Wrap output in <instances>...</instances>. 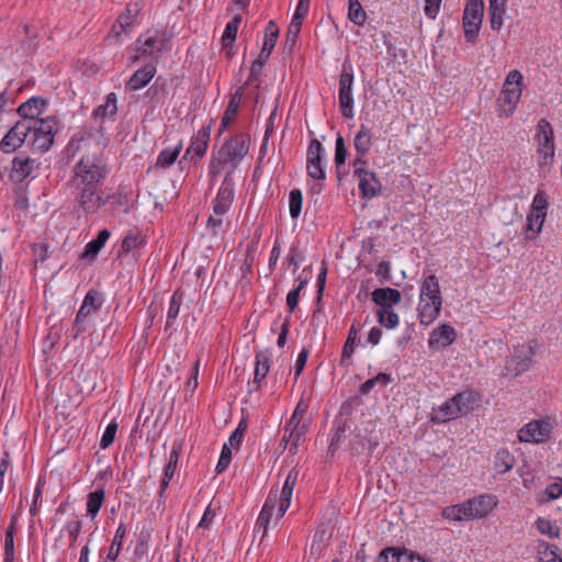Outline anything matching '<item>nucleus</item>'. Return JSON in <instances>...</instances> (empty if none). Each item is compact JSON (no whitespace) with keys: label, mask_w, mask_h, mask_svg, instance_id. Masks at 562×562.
<instances>
[{"label":"nucleus","mask_w":562,"mask_h":562,"mask_svg":"<svg viewBox=\"0 0 562 562\" xmlns=\"http://www.w3.org/2000/svg\"><path fill=\"white\" fill-rule=\"evenodd\" d=\"M279 36V27L274 21H270L266 26L263 46L266 50H273L277 38Z\"/></svg>","instance_id":"nucleus-49"},{"label":"nucleus","mask_w":562,"mask_h":562,"mask_svg":"<svg viewBox=\"0 0 562 562\" xmlns=\"http://www.w3.org/2000/svg\"><path fill=\"white\" fill-rule=\"evenodd\" d=\"M117 98L114 92H111L106 95L105 102L103 104H100L97 109H94L93 114L97 117H108L113 116L117 111Z\"/></svg>","instance_id":"nucleus-40"},{"label":"nucleus","mask_w":562,"mask_h":562,"mask_svg":"<svg viewBox=\"0 0 562 562\" xmlns=\"http://www.w3.org/2000/svg\"><path fill=\"white\" fill-rule=\"evenodd\" d=\"M249 150V138L247 135L238 134L227 140L211 161V173L220 175L225 167L233 171L246 157Z\"/></svg>","instance_id":"nucleus-4"},{"label":"nucleus","mask_w":562,"mask_h":562,"mask_svg":"<svg viewBox=\"0 0 562 562\" xmlns=\"http://www.w3.org/2000/svg\"><path fill=\"white\" fill-rule=\"evenodd\" d=\"M214 517H215V512L212 509L211 506H207L198 527L203 528V529L210 528V526L212 525V522L214 520Z\"/></svg>","instance_id":"nucleus-61"},{"label":"nucleus","mask_w":562,"mask_h":562,"mask_svg":"<svg viewBox=\"0 0 562 562\" xmlns=\"http://www.w3.org/2000/svg\"><path fill=\"white\" fill-rule=\"evenodd\" d=\"M33 137H37V133L31 130V126L26 122L18 121L1 139L0 149L4 154H12L26 143L36 150L33 144Z\"/></svg>","instance_id":"nucleus-10"},{"label":"nucleus","mask_w":562,"mask_h":562,"mask_svg":"<svg viewBox=\"0 0 562 562\" xmlns=\"http://www.w3.org/2000/svg\"><path fill=\"white\" fill-rule=\"evenodd\" d=\"M231 460H232V451L226 445H224L221 456H220V459H218V462L216 464V472L217 473L224 472L227 469L228 464L231 463Z\"/></svg>","instance_id":"nucleus-58"},{"label":"nucleus","mask_w":562,"mask_h":562,"mask_svg":"<svg viewBox=\"0 0 562 562\" xmlns=\"http://www.w3.org/2000/svg\"><path fill=\"white\" fill-rule=\"evenodd\" d=\"M484 4L482 0H469L463 13L464 36L468 42H473L480 31L483 18Z\"/></svg>","instance_id":"nucleus-13"},{"label":"nucleus","mask_w":562,"mask_h":562,"mask_svg":"<svg viewBox=\"0 0 562 562\" xmlns=\"http://www.w3.org/2000/svg\"><path fill=\"white\" fill-rule=\"evenodd\" d=\"M65 530L69 535L70 547H72L75 544V542L77 541L79 535H80L81 521L78 520V519L67 521L66 525H65Z\"/></svg>","instance_id":"nucleus-57"},{"label":"nucleus","mask_w":562,"mask_h":562,"mask_svg":"<svg viewBox=\"0 0 562 562\" xmlns=\"http://www.w3.org/2000/svg\"><path fill=\"white\" fill-rule=\"evenodd\" d=\"M307 357H308V351L306 349H303L299 355H297V358H296V361H295V376L297 378L301 372L303 371L305 364H306V361H307Z\"/></svg>","instance_id":"nucleus-62"},{"label":"nucleus","mask_w":562,"mask_h":562,"mask_svg":"<svg viewBox=\"0 0 562 562\" xmlns=\"http://www.w3.org/2000/svg\"><path fill=\"white\" fill-rule=\"evenodd\" d=\"M117 429H119V424L115 420H112L106 426V428L101 437V440H100L101 449H106L113 443L116 432H117Z\"/></svg>","instance_id":"nucleus-51"},{"label":"nucleus","mask_w":562,"mask_h":562,"mask_svg":"<svg viewBox=\"0 0 562 562\" xmlns=\"http://www.w3.org/2000/svg\"><path fill=\"white\" fill-rule=\"evenodd\" d=\"M234 201V184L226 177L221 184L216 198L213 201V211L217 216H223Z\"/></svg>","instance_id":"nucleus-21"},{"label":"nucleus","mask_w":562,"mask_h":562,"mask_svg":"<svg viewBox=\"0 0 562 562\" xmlns=\"http://www.w3.org/2000/svg\"><path fill=\"white\" fill-rule=\"evenodd\" d=\"M105 499L104 488L100 487L87 495L86 510L87 516L92 520L97 517Z\"/></svg>","instance_id":"nucleus-32"},{"label":"nucleus","mask_w":562,"mask_h":562,"mask_svg":"<svg viewBox=\"0 0 562 562\" xmlns=\"http://www.w3.org/2000/svg\"><path fill=\"white\" fill-rule=\"evenodd\" d=\"M305 284H306V281L301 280L300 283L297 284V286L288 293L286 305L291 312H293L294 308L297 306L300 292L305 286Z\"/></svg>","instance_id":"nucleus-55"},{"label":"nucleus","mask_w":562,"mask_h":562,"mask_svg":"<svg viewBox=\"0 0 562 562\" xmlns=\"http://www.w3.org/2000/svg\"><path fill=\"white\" fill-rule=\"evenodd\" d=\"M246 429V425L241 422L238 427L232 432L229 436V443L231 446L239 445L243 438V434Z\"/></svg>","instance_id":"nucleus-64"},{"label":"nucleus","mask_w":562,"mask_h":562,"mask_svg":"<svg viewBox=\"0 0 562 562\" xmlns=\"http://www.w3.org/2000/svg\"><path fill=\"white\" fill-rule=\"evenodd\" d=\"M442 0H425L424 12L427 18L436 19L441 5Z\"/></svg>","instance_id":"nucleus-60"},{"label":"nucleus","mask_w":562,"mask_h":562,"mask_svg":"<svg viewBox=\"0 0 562 562\" xmlns=\"http://www.w3.org/2000/svg\"><path fill=\"white\" fill-rule=\"evenodd\" d=\"M145 244H146L145 235L139 229L132 228L125 234V236L122 240L120 255H122V254L136 255L145 246Z\"/></svg>","instance_id":"nucleus-28"},{"label":"nucleus","mask_w":562,"mask_h":562,"mask_svg":"<svg viewBox=\"0 0 562 562\" xmlns=\"http://www.w3.org/2000/svg\"><path fill=\"white\" fill-rule=\"evenodd\" d=\"M522 82L524 77L519 70L507 74L497 98L499 116L509 117L514 114L522 94Z\"/></svg>","instance_id":"nucleus-5"},{"label":"nucleus","mask_w":562,"mask_h":562,"mask_svg":"<svg viewBox=\"0 0 562 562\" xmlns=\"http://www.w3.org/2000/svg\"><path fill=\"white\" fill-rule=\"evenodd\" d=\"M102 304L101 296L95 291H89L80 306L74 326H72V335L74 337H78L86 330V318L91 314L95 313Z\"/></svg>","instance_id":"nucleus-15"},{"label":"nucleus","mask_w":562,"mask_h":562,"mask_svg":"<svg viewBox=\"0 0 562 562\" xmlns=\"http://www.w3.org/2000/svg\"><path fill=\"white\" fill-rule=\"evenodd\" d=\"M507 0H488V14L491 27L498 31L503 25V16Z\"/></svg>","instance_id":"nucleus-34"},{"label":"nucleus","mask_w":562,"mask_h":562,"mask_svg":"<svg viewBox=\"0 0 562 562\" xmlns=\"http://www.w3.org/2000/svg\"><path fill=\"white\" fill-rule=\"evenodd\" d=\"M179 456H180V445L179 443H175L172 449H171V451H170L168 463H167V465H166V468L164 470V477H162L161 483H160L161 493L167 488V486L169 485L170 480L175 475V472H176V469H177V464H178V460H179Z\"/></svg>","instance_id":"nucleus-33"},{"label":"nucleus","mask_w":562,"mask_h":562,"mask_svg":"<svg viewBox=\"0 0 562 562\" xmlns=\"http://www.w3.org/2000/svg\"><path fill=\"white\" fill-rule=\"evenodd\" d=\"M297 479L299 471L292 469L288 473L281 491H270L256 521V527L258 530H262V536L268 531L269 524L273 516H276V520L278 521L289 509Z\"/></svg>","instance_id":"nucleus-3"},{"label":"nucleus","mask_w":562,"mask_h":562,"mask_svg":"<svg viewBox=\"0 0 562 562\" xmlns=\"http://www.w3.org/2000/svg\"><path fill=\"white\" fill-rule=\"evenodd\" d=\"M539 165L549 166L554 157L553 130L547 120H540L537 125Z\"/></svg>","instance_id":"nucleus-12"},{"label":"nucleus","mask_w":562,"mask_h":562,"mask_svg":"<svg viewBox=\"0 0 562 562\" xmlns=\"http://www.w3.org/2000/svg\"><path fill=\"white\" fill-rule=\"evenodd\" d=\"M353 75L346 68L342 69L339 78V106L345 117H353Z\"/></svg>","instance_id":"nucleus-18"},{"label":"nucleus","mask_w":562,"mask_h":562,"mask_svg":"<svg viewBox=\"0 0 562 562\" xmlns=\"http://www.w3.org/2000/svg\"><path fill=\"white\" fill-rule=\"evenodd\" d=\"M45 106V100L33 97L22 103L18 109V113L21 116L19 122H26L31 126V130L37 133V137H33V144L38 153L47 151L52 147L55 133L58 128L57 121L54 116L38 119Z\"/></svg>","instance_id":"nucleus-2"},{"label":"nucleus","mask_w":562,"mask_h":562,"mask_svg":"<svg viewBox=\"0 0 562 562\" xmlns=\"http://www.w3.org/2000/svg\"><path fill=\"white\" fill-rule=\"evenodd\" d=\"M348 18L359 26L366 23L367 14L359 0H348Z\"/></svg>","instance_id":"nucleus-44"},{"label":"nucleus","mask_w":562,"mask_h":562,"mask_svg":"<svg viewBox=\"0 0 562 562\" xmlns=\"http://www.w3.org/2000/svg\"><path fill=\"white\" fill-rule=\"evenodd\" d=\"M303 195L301 190L293 189L289 194V212L292 218H297L302 211Z\"/></svg>","instance_id":"nucleus-46"},{"label":"nucleus","mask_w":562,"mask_h":562,"mask_svg":"<svg viewBox=\"0 0 562 562\" xmlns=\"http://www.w3.org/2000/svg\"><path fill=\"white\" fill-rule=\"evenodd\" d=\"M456 338V329L448 324H441L429 334L428 346L431 350L438 351L450 346Z\"/></svg>","instance_id":"nucleus-20"},{"label":"nucleus","mask_w":562,"mask_h":562,"mask_svg":"<svg viewBox=\"0 0 562 562\" xmlns=\"http://www.w3.org/2000/svg\"><path fill=\"white\" fill-rule=\"evenodd\" d=\"M477 402L476 394L473 392H461L449 401L441 404L436 411L432 420L445 423L447 420L459 418L469 414Z\"/></svg>","instance_id":"nucleus-6"},{"label":"nucleus","mask_w":562,"mask_h":562,"mask_svg":"<svg viewBox=\"0 0 562 562\" xmlns=\"http://www.w3.org/2000/svg\"><path fill=\"white\" fill-rule=\"evenodd\" d=\"M469 520L487 517L497 506L498 499L495 495L483 494L465 501Z\"/></svg>","instance_id":"nucleus-17"},{"label":"nucleus","mask_w":562,"mask_h":562,"mask_svg":"<svg viewBox=\"0 0 562 562\" xmlns=\"http://www.w3.org/2000/svg\"><path fill=\"white\" fill-rule=\"evenodd\" d=\"M353 146L357 151V157L353 160V166L364 165L366 156L370 151L372 146V134L366 125H360V128L353 138Z\"/></svg>","instance_id":"nucleus-22"},{"label":"nucleus","mask_w":562,"mask_h":562,"mask_svg":"<svg viewBox=\"0 0 562 562\" xmlns=\"http://www.w3.org/2000/svg\"><path fill=\"white\" fill-rule=\"evenodd\" d=\"M110 236L111 233L108 229L100 231L98 236L86 245L82 257L94 259L99 251L102 249V247L105 245Z\"/></svg>","instance_id":"nucleus-35"},{"label":"nucleus","mask_w":562,"mask_h":562,"mask_svg":"<svg viewBox=\"0 0 562 562\" xmlns=\"http://www.w3.org/2000/svg\"><path fill=\"white\" fill-rule=\"evenodd\" d=\"M358 178L359 189L364 198H373L381 189V183L374 172L363 168V165L353 166Z\"/></svg>","instance_id":"nucleus-19"},{"label":"nucleus","mask_w":562,"mask_h":562,"mask_svg":"<svg viewBox=\"0 0 562 562\" xmlns=\"http://www.w3.org/2000/svg\"><path fill=\"white\" fill-rule=\"evenodd\" d=\"M539 562H562L558 555L555 548L547 542L540 543L538 551Z\"/></svg>","instance_id":"nucleus-47"},{"label":"nucleus","mask_w":562,"mask_h":562,"mask_svg":"<svg viewBox=\"0 0 562 562\" xmlns=\"http://www.w3.org/2000/svg\"><path fill=\"white\" fill-rule=\"evenodd\" d=\"M239 23L240 18H235L226 24L222 35V42L224 46L232 45L235 42Z\"/></svg>","instance_id":"nucleus-50"},{"label":"nucleus","mask_w":562,"mask_h":562,"mask_svg":"<svg viewBox=\"0 0 562 562\" xmlns=\"http://www.w3.org/2000/svg\"><path fill=\"white\" fill-rule=\"evenodd\" d=\"M347 157V147L342 136L338 135L335 142V165L339 169L345 164Z\"/></svg>","instance_id":"nucleus-53"},{"label":"nucleus","mask_w":562,"mask_h":562,"mask_svg":"<svg viewBox=\"0 0 562 562\" xmlns=\"http://www.w3.org/2000/svg\"><path fill=\"white\" fill-rule=\"evenodd\" d=\"M306 171L308 178L315 182L311 186L313 193H319L323 189V181L326 179V151L322 143L313 139L306 153Z\"/></svg>","instance_id":"nucleus-7"},{"label":"nucleus","mask_w":562,"mask_h":562,"mask_svg":"<svg viewBox=\"0 0 562 562\" xmlns=\"http://www.w3.org/2000/svg\"><path fill=\"white\" fill-rule=\"evenodd\" d=\"M241 95H243V93H241L240 89L235 94L232 95V98L228 102L227 109H226V111L222 117V121H221V127H220L221 133L224 130H226L228 127V125L234 121L235 115H236L239 104H240Z\"/></svg>","instance_id":"nucleus-36"},{"label":"nucleus","mask_w":562,"mask_h":562,"mask_svg":"<svg viewBox=\"0 0 562 562\" xmlns=\"http://www.w3.org/2000/svg\"><path fill=\"white\" fill-rule=\"evenodd\" d=\"M562 495V481L558 480L557 482L547 486L544 492L539 495V503H548L550 501H554Z\"/></svg>","instance_id":"nucleus-48"},{"label":"nucleus","mask_w":562,"mask_h":562,"mask_svg":"<svg viewBox=\"0 0 562 562\" xmlns=\"http://www.w3.org/2000/svg\"><path fill=\"white\" fill-rule=\"evenodd\" d=\"M442 301L437 300H423L419 299L418 303V317L423 325L429 326L432 324L441 311Z\"/></svg>","instance_id":"nucleus-27"},{"label":"nucleus","mask_w":562,"mask_h":562,"mask_svg":"<svg viewBox=\"0 0 562 562\" xmlns=\"http://www.w3.org/2000/svg\"><path fill=\"white\" fill-rule=\"evenodd\" d=\"M555 425V419L551 417L532 419L518 430V440L524 443L533 445L549 442Z\"/></svg>","instance_id":"nucleus-8"},{"label":"nucleus","mask_w":562,"mask_h":562,"mask_svg":"<svg viewBox=\"0 0 562 562\" xmlns=\"http://www.w3.org/2000/svg\"><path fill=\"white\" fill-rule=\"evenodd\" d=\"M125 536L126 527L123 522H121L115 531L114 538L109 549V553L106 555V559L110 562H114L119 558Z\"/></svg>","instance_id":"nucleus-37"},{"label":"nucleus","mask_w":562,"mask_h":562,"mask_svg":"<svg viewBox=\"0 0 562 562\" xmlns=\"http://www.w3.org/2000/svg\"><path fill=\"white\" fill-rule=\"evenodd\" d=\"M358 338V329L355 325H352L349 329L347 340L344 345L342 352H341V361L345 363L347 360H349L355 351L356 348V341Z\"/></svg>","instance_id":"nucleus-45"},{"label":"nucleus","mask_w":562,"mask_h":562,"mask_svg":"<svg viewBox=\"0 0 562 562\" xmlns=\"http://www.w3.org/2000/svg\"><path fill=\"white\" fill-rule=\"evenodd\" d=\"M137 11L138 9L136 7L132 9V7L128 5L125 12L120 15L116 23L113 25L110 37H113L119 42L120 31H117V27H121L122 32H130L135 25Z\"/></svg>","instance_id":"nucleus-30"},{"label":"nucleus","mask_w":562,"mask_h":562,"mask_svg":"<svg viewBox=\"0 0 562 562\" xmlns=\"http://www.w3.org/2000/svg\"><path fill=\"white\" fill-rule=\"evenodd\" d=\"M155 74L156 67L153 64H148L135 71V74L130 78L126 88L133 91L140 90L147 86V83L154 78Z\"/></svg>","instance_id":"nucleus-29"},{"label":"nucleus","mask_w":562,"mask_h":562,"mask_svg":"<svg viewBox=\"0 0 562 562\" xmlns=\"http://www.w3.org/2000/svg\"><path fill=\"white\" fill-rule=\"evenodd\" d=\"M209 143V133L199 132L191 140L190 146L186 151L187 155H194L196 157H202L207 149Z\"/></svg>","instance_id":"nucleus-38"},{"label":"nucleus","mask_w":562,"mask_h":562,"mask_svg":"<svg viewBox=\"0 0 562 562\" xmlns=\"http://www.w3.org/2000/svg\"><path fill=\"white\" fill-rule=\"evenodd\" d=\"M371 296L379 308H393L394 305H397L402 300L401 292L393 288L375 289L371 293Z\"/></svg>","instance_id":"nucleus-26"},{"label":"nucleus","mask_w":562,"mask_h":562,"mask_svg":"<svg viewBox=\"0 0 562 562\" xmlns=\"http://www.w3.org/2000/svg\"><path fill=\"white\" fill-rule=\"evenodd\" d=\"M181 306V296L178 295V293H173L170 302H169V308L167 312V323L166 326H171V323L177 318Z\"/></svg>","instance_id":"nucleus-52"},{"label":"nucleus","mask_w":562,"mask_h":562,"mask_svg":"<svg viewBox=\"0 0 562 562\" xmlns=\"http://www.w3.org/2000/svg\"><path fill=\"white\" fill-rule=\"evenodd\" d=\"M270 370V355L267 351H259L255 358V372L252 381L248 382V392H257L261 382Z\"/></svg>","instance_id":"nucleus-23"},{"label":"nucleus","mask_w":562,"mask_h":562,"mask_svg":"<svg viewBox=\"0 0 562 562\" xmlns=\"http://www.w3.org/2000/svg\"><path fill=\"white\" fill-rule=\"evenodd\" d=\"M376 562H427L420 555L406 549L386 548L382 550Z\"/></svg>","instance_id":"nucleus-24"},{"label":"nucleus","mask_w":562,"mask_h":562,"mask_svg":"<svg viewBox=\"0 0 562 562\" xmlns=\"http://www.w3.org/2000/svg\"><path fill=\"white\" fill-rule=\"evenodd\" d=\"M515 457L507 450L501 449L495 456L494 467L499 473H506L514 468Z\"/></svg>","instance_id":"nucleus-39"},{"label":"nucleus","mask_w":562,"mask_h":562,"mask_svg":"<svg viewBox=\"0 0 562 562\" xmlns=\"http://www.w3.org/2000/svg\"><path fill=\"white\" fill-rule=\"evenodd\" d=\"M14 560V536L5 532L4 538V562H13Z\"/></svg>","instance_id":"nucleus-59"},{"label":"nucleus","mask_w":562,"mask_h":562,"mask_svg":"<svg viewBox=\"0 0 562 562\" xmlns=\"http://www.w3.org/2000/svg\"><path fill=\"white\" fill-rule=\"evenodd\" d=\"M548 199L544 192L539 191L533 196L531 211L527 215L526 237L536 238L542 231V226L547 216Z\"/></svg>","instance_id":"nucleus-11"},{"label":"nucleus","mask_w":562,"mask_h":562,"mask_svg":"<svg viewBox=\"0 0 562 562\" xmlns=\"http://www.w3.org/2000/svg\"><path fill=\"white\" fill-rule=\"evenodd\" d=\"M535 353V344L532 341H526L515 346L510 356L506 360L504 375L517 376L529 370L532 364Z\"/></svg>","instance_id":"nucleus-9"},{"label":"nucleus","mask_w":562,"mask_h":562,"mask_svg":"<svg viewBox=\"0 0 562 562\" xmlns=\"http://www.w3.org/2000/svg\"><path fill=\"white\" fill-rule=\"evenodd\" d=\"M389 381H390V378H389V375H387V374H385V373H380V374H378L375 378L367 380V381L361 385V393H362V394H367V393H369V392L373 389V386H374L375 384H378V383H379V384H381V385H386V384L389 383Z\"/></svg>","instance_id":"nucleus-54"},{"label":"nucleus","mask_w":562,"mask_h":562,"mask_svg":"<svg viewBox=\"0 0 562 562\" xmlns=\"http://www.w3.org/2000/svg\"><path fill=\"white\" fill-rule=\"evenodd\" d=\"M536 526L540 533L548 535L550 537H558L557 528L549 519L538 518L536 520Z\"/></svg>","instance_id":"nucleus-56"},{"label":"nucleus","mask_w":562,"mask_h":562,"mask_svg":"<svg viewBox=\"0 0 562 562\" xmlns=\"http://www.w3.org/2000/svg\"><path fill=\"white\" fill-rule=\"evenodd\" d=\"M442 516L451 521L469 520L465 502L457 505L447 506L442 510Z\"/></svg>","instance_id":"nucleus-41"},{"label":"nucleus","mask_w":562,"mask_h":562,"mask_svg":"<svg viewBox=\"0 0 562 562\" xmlns=\"http://www.w3.org/2000/svg\"><path fill=\"white\" fill-rule=\"evenodd\" d=\"M307 408L308 403L301 398L296 404L292 416L285 425L284 430L289 431V440L293 441V446L295 448H297L300 441L307 430V423L302 422Z\"/></svg>","instance_id":"nucleus-14"},{"label":"nucleus","mask_w":562,"mask_h":562,"mask_svg":"<svg viewBox=\"0 0 562 562\" xmlns=\"http://www.w3.org/2000/svg\"><path fill=\"white\" fill-rule=\"evenodd\" d=\"M376 316L379 324L387 329H394L400 323V317L393 308H379Z\"/></svg>","instance_id":"nucleus-43"},{"label":"nucleus","mask_w":562,"mask_h":562,"mask_svg":"<svg viewBox=\"0 0 562 562\" xmlns=\"http://www.w3.org/2000/svg\"><path fill=\"white\" fill-rule=\"evenodd\" d=\"M106 173V165L97 154L85 155L76 164L70 186L85 212H95L105 204V199L99 192V186Z\"/></svg>","instance_id":"nucleus-1"},{"label":"nucleus","mask_w":562,"mask_h":562,"mask_svg":"<svg viewBox=\"0 0 562 562\" xmlns=\"http://www.w3.org/2000/svg\"><path fill=\"white\" fill-rule=\"evenodd\" d=\"M182 149V144L179 143L175 148H166L161 150L157 157L156 166L161 168L170 167L178 158Z\"/></svg>","instance_id":"nucleus-42"},{"label":"nucleus","mask_w":562,"mask_h":562,"mask_svg":"<svg viewBox=\"0 0 562 562\" xmlns=\"http://www.w3.org/2000/svg\"><path fill=\"white\" fill-rule=\"evenodd\" d=\"M223 226V216H217L214 214L211 215L207 220V228L212 231L213 234H217Z\"/></svg>","instance_id":"nucleus-63"},{"label":"nucleus","mask_w":562,"mask_h":562,"mask_svg":"<svg viewBox=\"0 0 562 562\" xmlns=\"http://www.w3.org/2000/svg\"><path fill=\"white\" fill-rule=\"evenodd\" d=\"M419 299H423L424 301H442L439 282L435 274H429L423 280L420 284Z\"/></svg>","instance_id":"nucleus-31"},{"label":"nucleus","mask_w":562,"mask_h":562,"mask_svg":"<svg viewBox=\"0 0 562 562\" xmlns=\"http://www.w3.org/2000/svg\"><path fill=\"white\" fill-rule=\"evenodd\" d=\"M168 38L165 33L155 31L146 35L144 38L140 36L137 40V53L135 59L143 56L154 57L167 48Z\"/></svg>","instance_id":"nucleus-16"},{"label":"nucleus","mask_w":562,"mask_h":562,"mask_svg":"<svg viewBox=\"0 0 562 562\" xmlns=\"http://www.w3.org/2000/svg\"><path fill=\"white\" fill-rule=\"evenodd\" d=\"M35 166L36 161L34 159L22 155L16 156L12 160L10 178L14 182H22L32 175Z\"/></svg>","instance_id":"nucleus-25"}]
</instances>
